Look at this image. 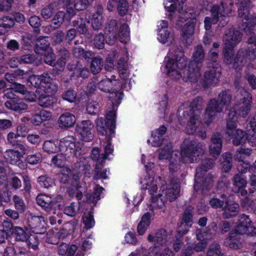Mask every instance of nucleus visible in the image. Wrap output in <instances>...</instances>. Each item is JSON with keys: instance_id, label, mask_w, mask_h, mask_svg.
<instances>
[{"instance_id": "22", "label": "nucleus", "mask_w": 256, "mask_h": 256, "mask_svg": "<svg viewBox=\"0 0 256 256\" xmlns=\"http://www.w3.org/2000/svg\"><path fill=\"white\" fill-rule=\"evenodd\" d=\"M90 22L86 18H78L77 20L72 22V26L77 27L78 31L80 34H84L88 38L91 39L92 34L88 32V25Z\"/></svg>"}, {"instance_id": "17", "label": "nucleus", "mask_w": 256, "mask_h": 256, "mask_svg": "<svg viewBox=\"0 0 256 256\" xmlns=\"http://www.w3.org/2000/svg\"><path fill=\"white\" fill-rule=\"evenodd\" d=\"M118 23L116 20H110L106 28V42L114 44L118 40Z\"/></svg>"}, {"instance_id": "25", "label": "nucleus", "mask_w": 256, "mask_h": 256, "mask_svg": "<svg viewBox=\"0 0 256 256\" xmlns=\"http://www.w3.org/2000/svg\"><path fill=\"white\" fill-rule=\"evenodd\" d=\"M196 22L194 20L187 22L182 28L184 40L188 44H190L193 40L192 36L194 30Z\"/></svg>"}, {"instance_id": "7", "label": "nucleus", "mask_w": 256, "mask_h": 256, "mask_svg": "<svg viewBox=\"0 0 256 256\" xmlns=\"http://www.w3.org/2000/svg\"><path fill=\"white\" fill-rule=\"evenodd\" d=\"M238 234L254 236L256 234V228L253 226L248 216L242 214L240 216L237 225L232 230Z\"/></svg>"}, {"instance_id": "48", "label": "nucleus", "mask_w": 256, "mask_h": 256, "mask_svg": "<svg viewBox=\"0 0 256 256\" xmlns=\"http://www.w3.org/2000/svg\"><path fill=\"white\" fill-rule=\"evenodd\" d=\"M118 39H119L122 42L126 43L128 40L130 36V32L128 30V25L126 24H123L118 32Z\"/></svg>"}, {"instance_id": "12", "label": "nucleus", "mask_w": 256, "mask_h": 256, "mask_svg": "<svg viewBox=\"0 0 256 256\" xmlns=\"http://www.w3.org/2000/svg\"><path fill=\"white\" fill-rule=\"evenodd\" d=\"M110 86L111 82L106 80H102L97 84L98 88L104 92H108L112 94L109 98L114 104H118L122 99V92H114V90L110 88Z\"/></svg>"}, {"instance_id": "42", "label": "nucleus", "mask_w": 256, "mask_h": 256, "mask_svg": "<svg viewBox=\"0 0 256 256\" xmlns=\"http://www.w3.org/2000/svg\"><path fill=\"white\" fill-rule=\"evenodd\" d=\"M172 143L168 144L160 152L158 158L160 160L171 159L174 158V153L177 152H173Z\"/></svg>"}, {"instance_id": "3", "label": "nucleus", "mask_w": 256, "mask_h": 256, "mask_svg": "<svg viewBox=\"0 0 256 256\" xmlns=\"http://www.w3.org/2000/svg\"><path fill=\"white\" fill-rule=\"evenodd\" d=\"M166 238L167 232L164 228L158 230L154 236L151 234L148 236V240L154 242V246L149 249L150 256H156L160 254L165 246L167 242Z\"/></svg>"}, {"instance_id": "19", "label": "nucleus", "mask_w": 256, "mask_h": 256, "mask_svg": "<svg viewBox=\"0 0 256 256\" xmlns=\"http://www.w3.org/2000/svg\"><path fill=\"white\" fill-rule=\"evenodd\" d=\"M116 7L118 14L124 16L128 12V4L126 0H108L107 4L108 10L112 11Z\"/></svg>"}, {"instance_id": "37", "label": "nucleus", "mask_w": 256, "mask_h": 256, "mask_svg": "<svg viewBox=\"0 0 256 256\" xmlns=\"http://www.w3.org/2000/svg\"><path fill=\"white\" fill-rule=\"evenodd\" d=\"M236 119L235 112H230L228 114L226 129V134L229 136H231L238 130L236 129Z\"/></svg>"}, {"instance_id": "2", "label": "nucleus", "mask_w": 256, "mask_h": 256, "mask_svg": "<svg viewBox=\"0 0 256 256\" xmlns=\"http://www.w3.org/2000/svg\"><path fill=\"white\" fill-rule=\"evenodd\" d=\"M206 145L204 142L196 144L194 140L185 139L182 146L181 158L183 162L194 160L195 156H198L204 154Z\"/></svg>"}, {"instance_id": "30", "label": "nucleus", "mask_w": 256, "mask_h": 256, "mask_svg": "<svg viewBox=\"0 0 256 256\" xmlns=\"http://www.w3.org/2000/svg\"><path fill=\"white\" fill-rule=\"evenodd\" d=\"M180 192V186L179 184L176 183L172 186V187L163 190L162 193V196L166 197V200L171 202L174 200L178 196Z\"/></svg>"}, {"instance_id": "24", "label": "nucleus", "mask_w": 256, "mask_h": 256, "mask_svg": "<svg viewBox=\"0 0 256 256\" xmlns=\"http://www.w3.org/2000/svg\"><path fill=\"white\" fill-rule=\"evenodd\" d=\"M58 56L59 58L56 67L58 69L56 72V74H58L64 70L66 62L70 59V53L66 48L62 47L58 50Z\"/></svg>"}, {"instance_id": "38", "label": "nucleus", "mask_w": 256, "mask_h": 256, "mask_svg": "<svg viewBox=\"0 0 256 256\" xmlns=\"http://www.w3.org/2000/svg\"><path fill=\"white\" fill-rule=\"evenodd\" d=\"M186 0H170L166 1L164 3L166 9L170 12H174L175 10L180 11L183 8V5Z\"/></svg>"}, {"instance_id": "57", "label": "nucleus", "mask_w": 256, "mask_h": 256, "mask_svg": "<svg viewBox=\"0 0 256 256\" xmlns=\"http://www.w3.org/2000/svg\"><path fill=\"white\" fill-rule=\"evenodd\" d=\"M104 188L102 187H98L96 188V192L92 194L87 195L88 201L93 204L94 206L97 202L100 199V196Z\"/></svg>"}, {"instance_id": "23", "label": "nucleus", "mask_w": 256, "mask_h": 256, "mask_svg": "<svg viewBox=\"0 0 256 256\" xmlns=\"http://www.w3.org/2000/svg\"><path fill=\"white\" fill-rule=\"evenodd\" d=\"M166 63V68L168 70H176L177 68H184L186 64V58L182 52H180V58L176 56L175 59L173 58H170L168 56Z\"/></svg>"}, {"instance_id": "39", "label": "nucleus", "mask_w": 256, "mask_h": 256, "mask_svg": "<svg viewBox=\"0 0 256 256\" xmlns=\"http://www.w3.org/2000/svg\"><path fill=\"white\" fill-rule=\"evenodd\" d=\"M38 76L40 82L48 84V88L50 90H48V93H54L57 91L58 87L55 84L51 82L52 78L48 73L44 72Z\"/></svg>"}, {"instance_id": "26", "label": "nucleus", "mask_w": 256, "mask_h": 256, "mask_svg": "<svg viewBox=\"0 0 256 256\" xmlns=\"http://www.w3.org/2000/svg\"><path fill=\"white\" fill-rule=\"evenodd\" d=\"M79 162H77L74 164V168L77 170L82 171L84 174L90 178L92 176V168L91 164L88 161V158L82 156L78 158Z\"/></svg>"}, {"instance_id": "1", "label": "nucleus", "mask_w": 256, "mask_h": 256, "mask_svg": "<svg viewBox=\"0 0 256 256\" xmlns=\"http://www.w3.org/2000/svg\"><path fill=\"white\" fill-rule=\"evenodd\" d=\"M214 164V160L210 158L203 160L200 165L196 169L194 188L198 190L207 189L212 184V178L211 176H205L204 174L209 170L212 168Z\"/></svg>"}, {"instance_id": "28", "label": "nucleus", "mask_w": 256, "mask_h": 256, "mask_svg": "<svg viewBox=\"0 0 256 256\" xmlns=\"http://www.w3.org/2000/svg\"><path fill=\"white\" fill-rule=\"evenodd\" d=\"M224 244L230 248L237 250L241 247L240 237L236 232L232 231L226 238Z\"/></svg>"}, {"instance_id": "60", "label": "nucleus", "mask_w": 256, "mask_h": 256, "mask_svg": "<svg viewBox=\"0 0 256 256\" xmlns=\"http://www.w3.org/2000/svg\"><path fill=\"white\" fill-rule=\"evenodd\" d=\"M13 233L16 239L18 241H24L26 240L27 234L21 227L15 226L13 229Z\"/></svg>"}, {"instance_id": "29", "label": "nucleus", "mask_w": 256, "mask_h": 256, "mask_svg": "<svg viewBox=\"0 0 256 256\" xmlns=\"http://www.w3.org/2000/svg\"><path fill=\"white\" fill-rule=\"evenodd\" d=\"M53 93L50 94H42L38 99V104L44 108H50L54 106L56 102V98L53 96Z\"/></svg>"}, {"instance_id": "46", "label": "nucleus", "mask_w": 256, "mask_h": 256, "mask_svg": "<svg viewBox=\"0 0 256 256\" xmlns=\"http://www.w3.org/2000/svg\"><path fill=\"white\" fill-rule=\"evenodd\" d=\"M166 128L164 126H161L159 128L157 129L156 132H153L152 136L154 138V146H160L162 144V139L160 138L162 136L166 133Z\"/></svg>"}, {"instance_id": "10", "label": "nucleus", "mask_w": 256, "mask_h": 256, "mask_svg": "<svg viewBox=\"0 0 256 256\" xmlns=\"http://www.w3.org/2000/svg\"><path fill=\"white\" fill-rule=\"evenodd\" d=\"M36 202L38 205L40 206L44 210L50 212L53 210V214L56 213V208L60 210L62 208V205L56 200L46 194H38L36 198Z\"/></svg>"}, {"instance_id": "59", "label": "nucleus", "mask_w": 256, "mask_h": 256, "mask_svg": "<svg viewBox=\"0 0 256 256\" xmlns=\"http://www.w3.org/2000/svg\"><path fill=\"white\" fill-rule=\"evenodd\" d=\"M191 224L181 221L180 223L178 224L177 228V234L176 237L182 238L184 234L188 232L189 228L191 227Z\"/></svg>"}, {"instance_id": "11", "label": "nucleus", "mask_w": 256, "mask_h": 256, "mask_svg": "<svg viewBox=\"0 0 256 256\" xmlns=\"http://www.w3.org/2000/svg\"><path fill=\"white\" fill-rule=\"evenodd\" d=\"M224 106L222 104L216 99L210 100L205 110L204 118L206 122L208 124L210 122L216 117L218 113L222 112Z\"/></svg>"}, {"instance_id": "33", "label": "nucleus", "mask_w": 256, "mask_h": 256, "mask_svg": "<svg viewBox=\"0 0 256 256\" xmlns=\"http://www.w3.org/2000/svg\"><path fill=\"white\" fill-rule=\"evenodd\" d=\"M223 209L224 210V212L222 214L224 218H230L238 214L239 206L237 204H228V200H226Z\"/></svg>"}, {"instance_id": "15", "label": "nucleus", "mask_w": 256, "mask_h": 256, "mask_svg": "<svg viewBox=\"0 0 256 256\" xmlns=\"http://www.w3.org/2000/svg\"><path fill=\"white\" fill-rule=\"evenodd\" d=\"M28 225L35 234H44L46 232L44 220L42 216H30L28 218Z\"/></svg>"}, {"instance_id": "31", "label": "nucleus", "mask_w": 256, "mask_h": 256, "mask_svg": "<svg viewBox=\"0 0 256 256\" xmlns=\"http://www.w3.org/2000/svg\"><path fill=\"white\" fill-rule=\"evenodd\" d=\"M58 122L60 128H70L75 124L76 117L72 114L66 112L60 116Z\"/></svg>"}, {"instance_id": "44", "label": "nucleus", "mask_w": 256, "mask_h": 256, "mask_svg": "<svg viewBox=\"0 0 256 256\" xmlns=\"http://www.w3.org/2000/svg\"><path fill=\"white\" fill-rule=\"evenodd\" d=\"M231 136L233 138L232 143L236 146L244 144L246 140V133L240 130H237Z\"/></svg>"}, {"instance_id": "55", "label": "nucleus", "mask_w": 256, "mask_h": 256, "mask_svg": "<svg viewBox=\"0 0 256 256\" xmlns=\"http://www.w3.org/2000/svg\"><path fill=\"white\" fill-rule=\"evenodd\" d=\"M42 148L44 152L48 154L55 153L59 150V147L52 140H46L44 142Z\"/></svg>"}, {"instance_id": "21", "label": "nucleus", "mask_w": 256, "mask_h": 256, "mask_svg": "<svg viewBox=\"0 0 256 256\" xmlns=\"http://www.w3.org/2000/svg\"><path fill=\"white\" fill-rule=\"evenodd\" d=\"M202 67L198 66L196 64L189 62L188 69L186 70V72H184V76L187 78L188 80L196 82L201 76V69Z\"/></svg>"}, {"instance_id": "35", "label": "nucleus", "mask_w": 256, "mask_h": 256, "mask_svg": "<svg viewBox=\"0 0 256 256\" xmlns=\"http://www.w3.org/2000/svg\"><path fill=\"white\" fill-rule=\"evenodd\" d=\"M58 7V2H52L42 8L40 11V14L44 19H49L52 16L55 10Z\"/></svg>"}, {"instance_id": "16", "label": "nucleus", "mask_w": 256, "mask_h": 256, "mask_svg": "<svg viewBox=\"0 0 256 256\" xmlns=\"http://www.w3.org/2000/svg\"><path fill=\"white\" fill-rule=\"evenodd\" d=\"M222 135L218 132L213 134L212 136L209 150L213 157L216 158L221 152L222 146Z\"/></svg>"}, {"instance_id": "63", "label": "nucleus", "mask_w": 256, "mask_h": 256, "mask_svg": "<svg viewBox=\"0 0 256 256\" xmlns=\"http://www.w3.org/2000/svg\"><path fill=\"white\" fill-rule=\"evenodd\" d=\"M66 159V156L61 153L53 156L52 162L55 166L58 168H62L64 165Z\"/></svg>"}, {"instance_id": "64", "label": "nucleus", "mask_w": 256, "mask_h": 256, "mask_svg": "<svg viewBox=\"0 0 256 256\" xmlns=\"http://www.w3.org/2000/svg\"><path fill=\"white\" fill-rule=\"evenodd\" d=\"M13 200L15 208L20 213L24 212L26 208V206L23 200L16 195L13 196Z\"/></svg>"}, {"instance_id": "41", "label": "nucleus", "mask_w": 256, "mask_h": 256, "mask_svg": "<svg viewBox=\"0 0 256 256\" xmlns=\"http://www.w3.org/2000/svg\"><path fill=\"white\" fill-rule=\"evenodd\" d=\"M103 66V59L100 56H96L91 62L90 70L93 74H96L100 72Z\"/></svg>"}, {"instance_id": "62", "label": "nucleus", "mask_w": 256, "mask_h": 256, "mask_svg": "<svg viewBox=\"0 0 256 256\" xmlns=\"http://www.w3.org/2000/svg\"><path fill=\"white\" fill-rule=\"evenodd\" d=\"M83 222L86 229H90L94 224L93 213L92 212H89L88 213H84L83 216Z\"/></svg>"}, {"instance_id": "58", "label": "nucleus", "mask_w": 256, "mask_h": 256, "mask_svg": "<svg viewBox=\"0 0 256 256\" xmlns=\"http://www.w3.org/2000/svg\"><path fill=\"white\" fill-rule=\"evenodd\" d=\"M106 170H102V166L98 164H96L94 170V179L97 180L98 179H106Z\"/></svg>"}, {"instance_id": "4", "label": "nucleus", "mask_w": 256, "mask_h": 256, "mask_svg": "<svg viewBox=\"0 0 256 256\" xmlns=\"http://www.w3.org/2000/svg\"><path fill=\"white\" fill-rule=\"evenodd\" d=\"M200 112L198 109H195L190 106L186 108L184 111L182 116L188 122L186 130L188 134H193L196 130L200 122Z\"/></svg>"}, {"instance_id": "53", "label": "nucleus", "mask_w": 256, "mask_h": 256, "mask_svg": "<svg viewBox=\"0 0 256 256\" xmlns=\"http://www.w3.org/2000/svg\"><path fill=\"white\" fill-rule=\"evenodd\" d=\"M218 54L216 52H210L208 56L206 62V66L208 68L215 69L216 64L220 66L218 61Z\"/></svg>"}, {"instance_id": "20", "label": "nucleus", "mask_w": 256, "mask_h": 256, "mask_svg": "<svg viewBox=\"0 0 256 256\" xmlns=\"http://www.w3.org/2000/svg\"><path fill=\"white\" fill-rule=\"evenodd\" d=\"M242 34L238 30H229L224 36L226 46L233 48L242 40Z\"/></svg>"}, {"instance_id": "36", "label": "nucleus", "mask_w": 256, "mask_h": 256, "mask_svg": "<svg viewBox=\"0 0 256 256\" xmlns=\"http://www.w3.org/2000/svg\"><path fill=\"white\" fill-rule=\"evenodd\" d=\"M218 8L216 7H212L210 10V16H206L204 20V28L206 30H209L212 28V24H216L218 21Z\"/></svg>"}, {"instance_id": "47", "label": "nucleus", "mask_w": 256, "mask_h": 256, "mask_svg": "<svg viewBox=\"0 0 256 256\" xmlns=\"http://www.w3.org/2000/svg\"><path fill=\"white\" fill-rule=\"evenodd\" d=\"M222 170L224 172H229L232 166V155L229 152H226L222 156Z\"/></svg>"}, {"instance_id": "61", "label": "nucleus", "mask_w": 256, "mask_h": 256, "mask_svg": "<svg viewBox=\"0 0 256 256\" xmlns=\"http://www.w3.org/2000/svg\"><path fill=\"white\" fill-rule=\"evenodd\" d=\"M218 226L215 222H212L206 228L204 231L206 239L212 238L216 234Z\"/></svg>"}, {"instance_id": "45", "label": "nucleus", "mask_w": 256, "mask_h": 256, "mask_svg": "<svg viewBox=\"0 0 256 256\" xmlns=\"http://www.w3.org/2000/svg\"><path fill=\"white\" fill-rule=\"evenodd\" d=\"M220 103L222 104V106L228 107L231 104L232 96L229 90L222 91L218 96L217 99Z\"/></svg>"}, {"instance_id": "27", "label": "nucleus", "mask_w": 256, "mask_h": 256, "mask_svg": "<svg viewBox=\"0 0 256 256\" xmlns=\"http://www.w3.org/2000/svg\"><path fill=\"white\" fill-rule=\"evenodd\" d=\"M205 58V52L202 45H197L194 48L192 60L190 62L196 64L198 66H203V62Z\"/></svg>"}, {"instance_id": "32", "label": "nucleus", "mask_w": 256, "mask_h": 256, "mask_svg": "<svg viewBox=\"0 0 256 256\" xmlns=\"http://www.w3.org/2000/svg\"><path fill=\"white\" fill-rule=\"evenodd\" d=\"M233 184L232 190L234 192L238 193L242 188H246L247 184V181L245 177L242 176L239 174H236L232 178Z\"/></svg>"}, {"instance_id": "40", "label": "nucleus", "mask_w": 256, "mask_h": 256, "mask_svg": "<svg viewBox=\"0 0 256 256\" xmlns=\"http://www.w3.org/2000/svg\"><path fill=\"white\" fill-rule=\"evenodd\" d=\"M151 214L147 212L142 217L141 221L138 225V232L140 235L143 234L146 230L150 221Z\"/></svg>"}, {"instance_id": "34", "label": "nucleus", "mask_w": 256, "mask_h": 256, "mask_svg": "<svg viewBox=\"0 0 256 256\" xmlns=\"http://www.w3.org/2000/svg\"><path fill=\"white\" fill-rule=\"evenodd\" d=\"M66 17V13L64 11H58L52 20V24L48 26L49 30H54L60 28L63 24Z\"/></svg>"}, {"instance_id": "52", "label": "nucleus", "mask_w": 256, "mask_h": 256, "mask_svg": "<svg viewBox=\"0 0 256 256\" xmlns=\"http://www.w3.org/2000/svg\"><path fill=\"white\" fill-rule=\"evenodd\" d=\"M163 194L160 193L158 196H151L152 202L154 206L158 208H162L168 202L166 197L162 196Z\"/></svg>"}, {"instance_id": "43", "label": "nucleus", "mask_w": 256, "mask_h": 256, "mask_svg": "<svg viewBox=\"0 0 256 256\" xmlns=\"http://www.w3.org/2000/svg\"><path fill=\"white\" fill-rule=\"evenodd\" d=\"M36 46L34 48V52L38 54H42L43 52L48 48L50 45V43L46 40V37L38 38L36 42Z\"/></svg>"}, {"instance_id": "5", "label": "nucleus", "mask_w": 256, "mask_h": 256, "mask_svg": "<svg viewBox=\"0 0 256 256\" xmlns=\"http://www.w3.org/2000/svg\"><path fill=\"white\" fill-rule=\"evenodd\" d=\"M116 112L114 110H110L106 114V119L102 118H98L96 121V129L98 132L102 136H106L108 134L107 128L109 130V134L114 132Z\"/></svg>"}, {"instance_id": "50", "label": "nucleus", "mask_w": 256, "mask_h": 256, "mask_svg": "<svg viewBox=\"0 0 256 256\" xmlns=\"http://www.w3.org/2000/svg\"><path fill=\"white\" fill-rule=\"evenodd\" d=\"M72 183L70 184V187L69 188L68 191V194L70 196H74V191L78 190L80 188L79 184L80 178L77 174H73L72 175Z\"/></svg>"}, {"instance_id": "9", "label": "nucleus", "mask_w": 256, "mask_h": 256, "mask_svg": "<svg viewBox=\"0 0 256 256\" xmlns=\"http://www.w3.org/2000/svg\"><path fill=\"white\" fill-rule=\"evenodd\" d=\"M16 95L10 88L4 91V97L10 100L6 102L4 105L6 108L14 111H21L28 108V105L24 102L15 100Z\"/></svg>"}, {"instance_id": "13", "label": "nucleus", "mask_w": 256, "mask_h": 256, "mask_svg": "<svg viewBox=\"0 0 256 256\" xmlns=\"http://www.w3.org/2000/svg\"><path fill=\"white\" fill-rule=\"evenodd\" d=\"M4 156L10 164L18 166L22 170L26 168V164L22 160V154L18 150H8L4 152Z\"/></svg>"}, {"instance_id": "56", "label": "nucleus", "mask_w": 256, "mask_h": 256, "mask_svg": "<svg viewBox=\"0 0 256 256\" xmlns=\"http://www.w3.org/2000/svg\"><path fill=\"white\" fill-rule=\"evenodd\" d=\"M38 182L40 185L45 188H48L51 186L54 183L53 180L47 175L41 176L38 178Z\"/></svg>"}, {"instance_id": "14", "label": "nucleus", "mask_w": 256, "mask_h": 256, "mask_svg": "<svg viewBox=\"0 0 256 256\" xmlns=\"http://www.w3.org/2000/svg\"><path fill=\"white\" fill-rule=\"evenodd\" d=\"M210 70L204 73L203 80V85L204 88H208L212 85H216L219 81V78L221 74V68L220 66L216 64L215 69L209 68Z\"/></svg>"}, {"instance_id": "6", "label": "nucleus", "mask_w": 256, "mask_h": 256, "mask_svg": "<svg viewBox=\"0 0 256 256\" xmlns=\"http://www.w3.org/2000/svg\"><path fill=\"white\" fill-rule=\"evenodd\" d=\"M240 94L242 98H240L238 104L235 106L234 110L230 112H234L235 114H237L238 115L244 118L248 114L250 110L252 96L244 89L241 90Z\"/></svg>"}, {"instance_id": "54", "label": "nucleus", "mask_w": 256, "mask_h": 256, "mask_svg": "<svg viewBox=\"0 0 256 256\" xmlns=\"http://www.w3.org/2000/svg\"><path fill=\"white\" fill-rule=\"evenodd\" d=\"M206 256H224L221 252L219 244L213 243L211 244L207 252Z\"/></svg>"}, {"instance_id": "8", "label": "nucleus", "mask_w": 256, "mask_h": 256, "mask_svg": "<svg viewBox=\"0 0 256 256\" xmlns=\"http://www.w3.org/2000/svg\"><path fill=\"white\" fill-rule=\"evenodd\" d=\"M59 150L66 156H74L79 158L82 154V148L79 144L68 138H64L59 144Z\"/></svg>"}, {"instance_id": "49", "label": "nucleus", "mask_w": 256, "mask_h": 256, "mask_svg": "<svg viewBox=\"0 0 256 256\" xmlns=\"http://www.w3.org/2000/svg\"><path fill=\"white\" fill-rule=\"evenodd\" d=\"M212 7H216L218 8V17H226L228 16V14H231L232 12V9L228 7V4L224 2H222L220 6L215 5Z\"/></svg>"}, {"instance_id": "51", "label": "nucleus", "mask_w": 256, "mask_h": 256, "mask_svg": "<svg viewBox=\"0 0 256 256\" xmlns=\"http://www.w3.org/2000/svg\"><path fill=\"white\" fill-rule=\"evenodd\" d=\"M71 176L72 170L68 167H64L59 174L60 182L62 184H67L68 183Z\"/></svg>"}, {"instance_id": "18", "label": "nucleus", "mask_w": 256, "mask_h": 256, "mask_svg": "<svg viewBox=\"0 0 256 256\" xmlns=\"http://www.w3.org/2000/svg\"><path fill=\"white\" fill-rule=\"evenodd\" d=\"M94 127L90 120H84L76 126L77 132L82 136L85 141L88 142L93 138L91 130Z\"/></svg>"}]
</instances>
